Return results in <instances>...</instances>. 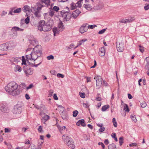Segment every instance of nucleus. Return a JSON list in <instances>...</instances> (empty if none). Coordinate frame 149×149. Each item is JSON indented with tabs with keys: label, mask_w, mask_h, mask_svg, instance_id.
I'll return each instance as SVG.
<instances>
[{
	"label": "nucleus",
	"mask_w": 149,
	"mask_h": 149,
	"mask_svg": "<svg viewBox=\"0 0 149 149\" xmlns=\"http://www.w3.org/2000/svg\"><path fill=\"white\" fill-rule=\"evenodd\" d=\"M5 89L6 91L10 95L15 96L19 94L21 91L18 88V85L15 82H12L5 86Z\"/></svg>",
	"instance_id": "1"
},
{
	"label": "nucleus",
	"mask_w": 149,
	"mask_h": 149,
	"mask_svg": "<svg viewBox=\"0 0 149 149\" xmlns=\"http://www.w3.org/2000/svg\"><path fill=\"white\" fill-rule=\"evenodd\" d=\"M53 24L54 22L52 19H50L46 23L44 20H41L39 22L38 29L40 31H48L51 30Z\"/></svg>",
	"instance_id": "2"
},
{
	"label": "nucleus",
	"mask_w": 149,
	"mask_h": 149,
	"mask_svg": "<svg viewBox=\"0 0 149 149\" xmlns=\"http://www.w3.org/2000/svg\"><path fill=\"white\" fill-rule=\"evenodd\" d=\"M41 47L40 45H36L33 48V52L30 55H26V57L27 59L34 60L35 61L42 54Z\"/></svg>",
	"instance_id": "3"
},
{
	"label": "nucleus",
	"mask_w": 149,
	"mask_h": 149,
	"mask_svg": "<svg viewBox=\"0 0 149 149\" xmlns=\"http://www.w3.org/2000/svg\"><path fill=\"white\" fill-rule=\"evenodd\" d=\"M62 139L64 141L65 143L69 148L73 149L75 148V146L72 138L66 135H63L62 136Z\"/></svg>",
	"instance_id": "4"
},
{
	"label": "nucleus",
	"mask_w": 149,
	"mask_h": 149,
	"mask_svg": "<svg viewBox=\"0 0 149 149\" xmlns=\"http://www.w3.org/2000/svg\"><path fill=\"white\" fill-rule=\"evenodd\" d=\"M96 81V86L97 88H99L103 85L105 86H107V84L104 81L100 76H97L94 78Z\"/></svg>",
	"instance_id": "5"
},
{
	"label": "nucleus",
	"mask_w": 149,
	"mask_h": 149,
	"mask_svg": "<svg viewBox=\"0 0 149 149\" xmlns=\"http://www.w3.org/2000/svg\"><path fill=\"white\" fill-rule=\"evenodd\" d=\"M61 14L64 22L69 21L71 17V13L65 10L62 11L61 12Z\"/></svg>",
	"instance_id": "6"
},
{
	"label": "nucleus",
	"mask_w": 149,
	"mask_h": 149,
	"mask_svg": "<svg viewBox=\"0 0 149 149\" xmlns=\"http://www.w3.org/2000/svg\"><path fill=\"white\" fill-rule=\"evenodd\" d=\"M22 112V108L21 104L19 103L15 105L13 110V112L14 114H18Z\"/></svg>",
	"instance_id": "7"
},
{
	"label": "nucleus",
	"mask_w": 149,
	"mask_h": 149,
	"mask_svg": "<svg viewBox=\"0 0 149 149\" xmlns=\"http://www.w3.org/2000/svg\"><path fill=\"white\" fill-rule=\"evenodd\" d=\"M83 0H80L76 3L72 2L70 5L71 10H74L78 7L80 8L81 5V2Z\"/></svg>",
	"instance_id": "8"
},
{
	"label": "nucleus",
	"mask_w": 149,
	"mask_h": 149,
	"mask_svg": "<svg viewBox=\"0 0 149 149\" xmlns=\"http://www.w3.org/2000/svg\"><path fill=\"white\" fill-rule=\"evenodd\" d=\"M0 110L1 111L5 113H7L9 111V109L6 104L0 103Z\"/></svg>",
	"instance_id": "9"
},
{
	"label": "nucleus",
	"mask_w": 149,
	"mask_h": 149,
	"mask_svg": "<svg viewBox=\"0 0 149 149\" xmlns=\"http://www.w3.org/2000/svg\"><path fill=\"white\" fill-rule=\"evenodd\" d=\"M24 70L27 76L29 75H32L33 73V70L27 66L24 68Z\"/></svg>",
	"instance_id": "10"
},
{
	"label": "nucleus",
	"mask_w": 149,
	"mask_h": 149,
	"mask_svg": "<svg viewBox=\"0 0 149 149\" xmlns=\"http://www.w3.org/2000/svg\"><path fill=\"white\" fill-rule=\"evenodd\" d=\"M116 47L117 50L118 52H122L124 50V44L122 43L117 42Z\"/></svg>",
	"instance_id": "11"
},
{
	"label": "nucleus",
	"mask_w": 149,
	"mask_h": 149,
	"mask_svg": "<svg viewBox=\"0 0 149 149\" xmlns=\"http://www.w3.org/2000/svg\"><path fill=\"white\" fill-rule=\"evenodd\" d=\"M88 25L87 24H83L80 28L79 31L81 33L86 32L88 29V27L86 26Z\"/></svg>",
	"instance_id": "12"
},
{
	"label": "nucleus",
	"mask_w": 149,
	"mask_h": 149,
	"mask_svg": "<svg viewBox=\"0 0 149 149\" xmlns=\"http://www.w3.org/2000/svg\"><path fill=\"white\" fill-rule=\"evenodd\" d=\"M61 116L63 119L66 120L68 119V117L67 112L65 111H63L61 114Z\"/></svg>",
	"instance_id": "13"
},
{
	"label": "nucleus",
	"mask_w": 149,
	"mask_h": 149,
	"mask_svg": "<svg viewBox=\"0 0 149 149\" xmlns=\"http://www.w3.org/2000/svg\"><path fill=\"white\" fill-rule=\"evenodd\" d=\"M6 45L7 46L8 50H11L14 48L15 47V45L13 42H10L9 43H7Z\"/></svg>",
	"instance_id": "14"
},
{
	"label": "nucleus",
	"mask_w": 149,
	"mask_h": 149,
	"mask_svg": "<svg viewBox=\"0 0 149 149\" xmlns=\"http://www.w3.org/2000/svg\"><path fill=\"white\" fill-rule=\"evenodd\" d=\"M81 12L78 10H76L74 11L71 15V17H73L74 18H76L79 15Z\"/></svg>",
	"instance_id": "15"
},
{
	"label": "nucleus",
	"mask_w": 149,
	"mask_h": 149,
	"mask_svg": "<svg viewBox=\"0 0 149 149\" xmlns=\"http://www.w3.org/2000/svg\"><path fill=\"white\" fill-rule=\"evenodd\" d=\"M23 10V11L25 12L26 13H30L32 11V10L30 9V7L29 6L26 5L24 6Z\"/></svg>",
	"instance_id": "16"
},
{
	"label": "nucleus",
	"mask_w": 149,
	"mask_h": 149,
	"mask_svg": "<svg viewBox=\"0 0 149 149\" xmlns=\"http://www.w3.org/2000/svg\"><path fill=\"white\" fill-rule=\"evenodd\" d=\"M58 27L59 31H60L61 32L63 31L65 29L64 25L63 24V23L61 22H60L58 24Z\"/></svg>",
	"instance_id": "17"
},
{
	"label": "nucleus",
	"mask_w": 149,
	"mask_h": 149,
	"mask_svg": "<svg viewBox=\"0 0 149 149\" xmlns=\"http://www.w3.org/2000/svg\"><path fill=\"white\" fill-rule=\"evenodd\" d=\"M77 125L79 126L81 125L83 127H85L86 125L84 122V119H81L79 120L76 123Z\"/></svg>",
	"instance_id": "18"
},
{
	"label": "nucleus",
	"mask_w": 149,
	"mask_h": 149,
	"mask_svg": "<svg viewBox=\"0 0 149 149\" xmlns=\"http://www.w3.org/2000/svg\"><path fill=\"white\" fill-rule=\"evenodd\" d=\"M105 50L104 47H102L101 48L99 52V54L101 56H103L105 55Z\"/></svg>",
	"instance_id": "19"
},
{
	"label": "nucleus",
	"mask_w": 149,
	"mask_h": 149,
	"mask_svg": "<svg viewBox=\"0 0 149 149\" xmlns=\"http://www.w3.org/2000/svg\"><path fill=\"white\" fill-rule=\"evenodd\" d=\"M52 30L54 36L58 35L59 33L60 32H61L60 31H59V30L57 27H54L53 28Z\"/></svg>",
	"instance_id": "20"
},
{
	"label": "nucleus",
	"mask_w": 149,
	"mask_h": 149,
	"mask_svg": "<svg viewBox=\"0 0 149 149\" xmlns=\"http://www.w3.org/2000/svg\"><path fill=\"white\" fill-rule=\"evenodd\" d=\"M0 49L2 51H6L8 50L6 44H3L0 46Z\"/></svg>",
	"instance_id": "21"
},
{
	"label": "nucleus",
	"mask_w": 149,
	"mask_h": 149,
	"mask_svg": "<svg viewBox=\"0 0 149 149\" xmlns=\"http://www.w3.org/2000/svg\"><path fill=\"white\" fill-rule=\"evenodd\" d=\"M49 118V116L47 115H45L42 118V122H43L44 124L45 123V122L48 120Z\"/></svg>",
	"instance_id": "22"
},
{
	"label": "nucleus",
	"mask_w": 149,
	"mask_h": 149,
	"mask_svg": "<svg viewBox=\"0 0 149 149\" xmlns=\"http://www.w3.org/2000/svg\"><path fill=\"white\" fill-rule=\"evenodd\" d=\"M11 60L13 62L17 63L21 60V57H13Z\"/></svg>",
	"instance_id": "23"
},
{
	"label": "nucleus",
	"mask_w": 149,
	"mask_h": 149,
	"mask_svg": "<svg viewBox=\"0 0 149 149\" xmlns=\"http://www.w3.org/2000/svg\"><path fill=\"white\" fill-rule=\"evenodd\" d=\"M14 70L15 72H21L22 71L21 67L18 65H16L14 67Z\"/></svg>",
	"instance_id": "24"
},
{
	"label": "nucleus",
	"mask_w": 149,
	"mask_h": 149,
	"mask_svg": "<svg viewBox=\"0 0 149 149\" xmlns=\"http://www.w3.org/2000/svg\"><path fill=\"white\" fill-rule=\"evenodd\" d=\"M11 30L13 31H23V29H20L17 27L15 26L13 27L12 29Z\"/></svg>",
	"instance_id": "25"
},
{
	"label": "nucleus",
	"mask_w": 149,
	"mask_h": 149,
	"mask_svg": "<svg viewBox=\"0 0 149 149\" xmlns=\"http://www.w3.org/2000/svg\"><path fill=\"white\" fill-rule=\"evenodd\" d=\"M26 87V86L24 83H22L20 84L18 88H19V89L22 91L23 89H25Z\"/></svg>",
	"instance_id": "26"
},
{
	"label": "nucleus",
	"mask_w": 149,
	"mask_h": 149,
	"mask_svg": "<svg viewBox=\"0 0 149 149\" xmlns=\"http://www.w3.org/2000/svg\"><path fill=\"white\" fill-rule=\"evenodd\" d=\"M83 6L88 10H90L92 8V7L90 5L88 4H84Z\"/></svg>",
	"instance_id": "27"
},
{
	"label": "nucleus",
	"mask_w": 149,
	"mask_h": 149,
	"mask_svg": "<svg viewBox=\"0 0 149 149\" xmlns=\"http://www.w3.org/2000/svg\"><path fill=\"white\" fill-rule=\"evenodd\" d=\"M135 20L134 17H131L126 19V23L132 22Z\"/></svg>",
	"instance_id": "28"
},
{
	"label": "nucleus",
	"mask_w": 149,
	"mask_h": 149,
	"mask_svg": "<svg viewBox=\"0 0 149 149\" xmlns=\"http://www.w3.org/2000/svg\"><path fill=\"white\" fill-rule=\"evenodd\" d=\"M109 106L108 105H106L103 106L102 108V111H106L107 109L109 108Z\"/></svg>",
	"instance_id": "29"
},
{
	"label": "nucleus",
	"mask_w": 149,
	"mask_h": 149,
	"mask_svg": "<svg viewBox=\"0 0 149 149\" xmlns=\"http://www.w3.org/2000/svg\"><path fill=\"white\" fill-rule=\"evenodd\" d=\"M146 61H147V63L146 66V69H149V57H147L146 59Z\"/></svg>",
	"instance_id": "30"
},
{
	"label": "nucleus",
	"mask_w": 149,
	"mask_h": 149,
	"mask_svg": "<svg viewBox=\"0 0 149 149\" xmlns=\"http://www.w3.org/2000/svg\"><path fill=\"white\" fill-rule=\"evenodd\" d=\"M109 149H114L116 148L115 145L114 143L110 144L108 146Z\"/></svg>",
	"instance_id": "31"
},
{
	"label": "nucleus",
	"mask_w": 149,
	"mask_h": 149,
	"mask_svg": "<svg viewBox=\"0 0 149 149\" xmlns=\"http://www.w3.org/2000/svg\"><path fill=\"white\" fill-rule=\"evenodd\" d=\"M124 108L123 110L126 112H129V109L128 107V106L126 104H124Z\"/></svg>",
	"instance_id": "32"
},
{
	"label": "nucleus",
	"mask_w": 149,
	"mask_h": 149,
	"mask_svg": "<svg viewBox=\"0 0 149 149\" xmlns=\"http://www.w3.org/2000/svg\"><path fill=\"white\" fill-rule=\"evenodd\" d=\"M119 142L120 146L122 145L123 142V137H120L119 139Z\"/></svg>",
	"instance_id": "33"
},
{
	"label": "nucleus",
	"mask_w": 149,
	"mask_h": 149,
	"mask_svg": "<svg viewBox=\"0 0 149 149\" xmlns=\"http://www.w3.org/2000/svg\"><path fill=\"white\" fill-rule=\"evenodd\" d=\"M97 9H100L102 8L103 6L104 5L102 3L100 2L97 4Z\"/></svg>",
	"instance_id": "34"
},
{
	"label": "nucleus",
	"mask_w": 149,
	"mask_h": 149,
	"mask_svg": "<svg viewBox=\"0 0 149 149\" xmlns=\"http://www.w3.org/2000/svg\"><path fill=\"white\" fill-rule=\"evenodd\" d=\"M112 122L113 123V125L114 127H117V124L115 118H113Z\"/></svg>",
	"instance_id": "35"
},
{
	"label": "nucleus",
	"mask_w": 149,
	"mask_h": 149,
	"mask_svg": "<svg viewBox=\"0 0 149 149\" xmlns=\"http://www.w3.org/2000/svg\"><path fill=\"white\" fill-rule=\"evenodd\" d=\"M30 43L31 44L34 46L37 44V42L35 40H33L31 41Z\"/></svg>",
	"instance_id": "36"
},
{
	"label": "nucleus",
	"mask_w": 149,
	"mask_h": 149,
	"mask_svg": "<svg viewBox=\"0 0 149 149\" xmlns=\"http://www.w3.org/2000/svg\"><path fill=\"white\" fill-rule=\"evenodd\" d=\"M54 12L52 9H50L49 12V15L51 17H52L54 15Z\"/></svg>",
	"instance_id": "37"
},
{
	"label": "nucleus",
	"mask_w": 149,
	"mask_h": 149,
	"mask_svg": "<svg viewBox=\"0 0 149 149\" xmlns=\"http://www.w3.org/2000/svg\"><path fill=\"white\" fill-rule=\"evenodd\" d=\"M131 118L132 120L134 122H136L137 121V120L136 119V117L135 115H131Z\"/></svg>",
	"instance_id": "38"
},
{
	"label": "nucleus",
	"mask_w": 149,
	"mask_h": 149,
	"mask_svg": "<svg viewBox=\"0 0 149 149\" xmlns=\"http://www.w3.org/2000/svg\"><path fill=\"white\" fill-rule=\"evenodd\" d=\"M22 10V9L21 8H17V9L15 10L13 12L14 13H20Z\"/></svg>",
	"instance_id": "39"
},
{
	"label": "nucleus",
	"mask_w": 149,
	"mask_h": 149,
	"mask_svg": "<svg viewBox=\"0 0 149 149\" xmlns=\"http://www.w3.org/2000/svg\"><path fill=\"white\" fill-rule=\"evenodd\" d=\"M111 136L116 141H118V139L117 137H116V134L115 133H113L111 134Z\"/></svg>",
	"instance_id": "40"
},
{
	"label": "nucleus",
	"mask_w": 149,
	"mask_h": 149,
	"mask_svg": "<svg viewBox=\"0 0 149 149\" xmlns=\"http://www.w3.org/2000/svg\"><path fill=\"white\" fill-rule=\"evenodd\" d=\"M58 127L60 131H61L62 130H65V129L66 127L65 126H64L63 127H61L60 126H58Z\"/></svg>",
	"instance_id": "41"
},
{
	"label": "nucleus",
	"mask_w": 149,
	"mask_h": 149,
	"mask_svg": "<svg viewBox=\"0 0 149 149\" xmlns=\"http://www.w3.org/2000/svg\"><path fill=\"white\" fill-rule=\"evenodd\" d=\"M139 50L141 52L143 53L144 51V47H143V46H142L141 45H139Z\"/></svg>",
	"instance_id": "42"
},
{
	"label": "nucleus",
	"mask_w": 149,
	"mask_h": 149,
	"mask_svg": "<svg viewBox=\"0 0 149 149\" xmlns=\"http://www.w3.org/2000/svg\"><path fill=\"white\" fill-rule=\"evenodd\" d=\"M80 96L82 98H84L85 97V94L84 93L80 92L79 93Z\"/></svg>",
	"instance_id": "43"
},
{
	"label": "nucleus",
	"mask_w": 149,
	"mask_h": 149,
	"mask_svg": "<svg viewBox=\"0 0 149 149\" xmlns=\"http://www.w3.org/2000/svg\"><path fill=\"white\" fill-rule=\"evenodd\" d=\"M141 107L143 108H144L147 106V104L145 102H143L141 104Z\"/></svg>",
	"instance_id": "44"
},
{
	"label": "nucleus",
	"mask_w": 149,
	"mask_h": 149,
	"mask_svg": "<svg viewBox=\"0 0 149 149\" xmlns=\"http://www.w3.org/2000/svg\"><path fill=\"white\" fill-rule=\"evenodd\" d=\"M78 113V111L77 110H75L73 111V116L74 117H76Z\"/></svg>",
	"instance_id": "45"
},
{
	"label": "nucleus",
	"mask_w": 149,
	"mask_h": 149,
	"mask_svg": "<svg viewBox=\"0 0 149 149\" xmlns=\"http://www.w3.org/2000/svg\"><path fill=\"white\" fill-rule=\"evenodd\" d=\"M28 62L29 63V64L30 65H31L32 66H35V67H37L38 65H39L40 63H39V64L36 65H34V64L35 63V62H34V63H31L30 62L28 61Z\"/></svg>",
	"instance_id": "46"
},
{
	"label": "nucleus",
	"mask_w": 149,
	"mask_h": 149,
	"mask_svg": "<svg viewBox=\"0 0 149 149\" xmlns=\"http://www.w3.org/2000/svg\"><path fill=\"white\" fill-rule=\"evenodd\" d=\"M22 60V65H26V60H25V59H24V56H22V59H21Z\"/></svg>",
	"instance_id": "47"
},
{
	"label": "nucleus",
	"mask_w": 149,
	"mask_h": 149,
	"mask_svg": "<svg viewBox=\"0 0 149 149\" xmlns=\"http://www.w3.org/2000/svg\"><path fill=\"white\" fill-rule=\"evenodd\" d=\"M34 15H35L36 17H40V14L38 11H36V12L35 13Z\"/></svg>",
	"instance_id": "48"
},
{
	"label": "nucleus",
	"mask_w": 149,
	"mask_h": 149,
	"mask_svg": "<svg viewBox=\"0 0 149 149\" xmlns=\"http://www.w3.org/2000/svg\"><path fill=\"white\" fill-rule=\"evenodd\" d=\"M97 27V26L96 25H89L88 26V28L91 29H93L95 27Z\"/></svg>",
	"instance_id": "49"
},
{
	"label": "nucleus",
	"mask_w": 149,
	"mask_h": 149,
	"mask_svg": "<svg viewBox=\"0 0 149 149\" xmlns=\"http://www.w3.org/2000/svg\"><path fill=\"white\" fill-rule=\"evenodd\" d=\"M54 58V56L52 55H50L47 57V59L48 60L51 59H53Z\"/></svg>",
	"instance_id": "50"
},
{
	"label": "nucleus",
	"mask_w": 149,
	"mask_h": 149,
	"mask_svg": "<svg viewBox=\"0 0 149 149\" xmlns=\"http://www.w3.org/2000/svg\"><path fill=\"white\" fill-rule=\"evenodd\" d=\"M59 9L58 7L56 6H54L53 7V9H52L53 10L55 11H58Z\"/></svg>",
	"instance_id": "51"
},
{
	"label": "nucleus",
	"mask_w": 149,
	"mask_h": 149,
	"mask_svg": "<svg viewBox=\"0 0 149 149\" xmlns=\"http://www.w3.org/2000/svg\"><path fill=\"white\" fill-rule=\"evenodd\" d=\"M106 29H103L101 30V31H100L98 32V33L99 34H103L105 32V31H106Z\"/></svg>",
	"instance_id": "52"
},
{
	"label": "nucleus",
	"mask_w": 149,
	"mask_h": 149,
	"mask_svg": "<svg viewBox=\"0 0 149 149\" xmlns=\"http://www.w3.org/2000/svg\"><path fill=\"white\" fill-rule=\"evenodd\" d=\"M29 18L27 17L25 20V22L26 24H28L29 22Z\"/></svg>",
	"instance_id": "53"
},
{
	"label": "nucleus",
	"mask_w": 149,
	"mask_h": 149,
	"mask_svg": "<svg viewBox=\"0 0 149 149\" xmlns=\"http://www.w3.org/2000/svg\"><path fill=\"white\" fill-rule=\"evenodd\" d=\"M57 77L58 78L61 77V78H63L64 77V76L63 74H62L58 73L57 74Z\"/></svg>",
	"instance_id": "54"
},
{
	"label": "nucleus",
	"mask_w": 149,
	"mask_h": 149,
	"mask_svg": "<svg viewBox=\"0 0 149 149\" xmlns=\"http://www.w3.org/2000/svg\"><path fill=\"white\" fill-rule=\"evenodd\" d=\"M105 128L104 127H101L99 129V131L100 132H102L104 131Z\"/></svg>",
	"instance_id": "55"
},
{
	"label": "nucleus",
	"mask_w": 149,
	"mask_h": 149,
	"mask_svg": "<svg viewBox=\"0 0 149 149\" xmlns=\"http://www.w3.org/2000/svg\"><path fill=\"white\" fill-rule=\"evenodd\" d=\"M54 92V91L52 90H50L49 92V96H51L52 95V94H53Z\"/></svg>",
	"instance_id": "56"
},
{
	"label": "nucleus",
	"mask_w": 149,
	"mask_h": 149,
	"mask_svg": "<svg viewBox=\"0 0 149 149\" xmlns=\"http://www.w3.org/2000/svg\"><path fill=\"white\" fill-rule=\"evenodd\" d=\"M50 73L52 74L55 75L56 74V71L54 70H51L50 71Z\"/></svg>",
	"instance_id": "57"
},
{
	"label": "nucleus",
	"mask_w": 149,
	"mask_h": 149,
	"mask_svg": "<svg viewBox=\"0 0 149 149\" xmlns=\"http://www.w3.org/2000/svg\"><path fill=\"white\" fill-rule=\"evenodd\" d=\"M43 142H41V143L38 146L37 148L36 149H41Z\"/></svg>",
	"instance_id": "58"
},
{
	"label": "nucleus",
	"mask_w": 149,
	"mask_h": 149,
	"mask_svg": "<svg viewBox=\"0 0 149 149\" xmlns=\"http://www.w3.org/2000/svg\"><path fill=\"white\" fill-rule=\"evenodd\" d=\"M83 106L85 108H88L89 106V105L88 103H84L83 104Z\"/></svg>",
	"instance_id": "59"
},
{
	"label": "nucleus",
	"mask_w": 149,
	"mask_h": 149,
	"mask_svg": "<svg viewBox=\"0 0 149 149\" xmlns=\"http://www.w3.org/2000/svg\"><path fill=\"white\" fill-rule=\"evenodd\" d=\"M98 145H101L102 146V148L103 149H104V147H105V146H104V144L103 143H102V142H99L98 143Z\"/></svg>",
	"instance_id": "60"
},
{
	"label": "nucleus",
	"mask_w": 149,
	"mask_h": 149,
	"mask_svg": "<svg viewBox=\"0 0 149 149\" xmlns=\"http://www.w3.org/2000/svg\"><path fill=\"white\" fill-rule=\"evenodd\" d=\"M38 131L40 132H42V127L41 126H40L38 129Z\"/></svg>",
	"instance_id": "61"
},
{
	"label": "nucleus",
	"mask_w": 149,
	"mask_h": 149,
	"mask_svg": "<svg viewBox=\"0 0 149 149\" xmlns=\"http://www.w3.org/2000/svg\"><path fill=\"white\" fill-rule=\"evenodd\" d=\"M54 99L56 100H57L58 99V98L57 97L56 94L55 93L53 95Z\"/></svg>",
	"instance_id": "62"
},
{
	"label": "nucleus",
	"mask_w": 149,
	"mask_h": 149,
	"mask_svg": "<svg viewBox=\"0 0 149 149\" xmlns=\"http://www.w3.org/2000/svg\"><path fill=\"white\" fill-rule=\"evenodd\" d=\"M33 87V85L32 84H30L29 86L26 87V89L28 90L29 89Z\"/></svg>",
	"instance_id": "63"
},
{
	"label": "nucleus",
	"mask_w": 149,
	"mask_h": 149,
	"mask_svg": "<svg viewBox=\"0 0 149 149\" xmlns=\"http://www.w3.org/2000/svg\"><path fill=\"white\" fill-rule=\"evenodd\" d=\"M137 145V144L136 143H133L130 144H129V146H136Z\"/></svg>",
	"instance_id": "64"
}]
</instances>
